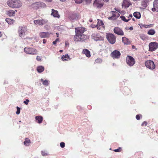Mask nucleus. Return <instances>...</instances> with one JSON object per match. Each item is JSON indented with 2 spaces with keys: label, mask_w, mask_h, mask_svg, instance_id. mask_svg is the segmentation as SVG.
<instances>
[{
  "label": "nucleus",
  "mask_w": 158,
  "mask_h": 158,
  "mask_svg": "<svg viewBox=\"0 0 158 158\" xmlns=\"http://www.w3.org/2000/svg\"><path fill=\"white\" fill-rule=\"evenodd\" d=\"M149 0H143L142 5L144 7H146L148 3Z\"/></svg>",
  "instance_id": "27"
},
{
  "label": "nucleus",
  "mask_w": 158,
  "mask_h": 158,
  "mask_svg": "<svg viewBox=\"0 0 158 158\" xmlns=\"http://www.w3.org/2000/svg\"><path fill=\"white\" fill-rule=\"evenodd\" d=\"M67 44L66 42V43H65V45H66V46H67Z\"/></svg>",
  "instance_id": "60"
},
{
  "label": "nucleus",
  "mask_w": 158,
  "mask_h": 158,
  "mask_svg": "<svg viewBox=\"0 0 158 158\" xmlns=\"http://www.w3.org/2000/svg\"><path fill=\"white\" fill-rule=\"evenodd\" d=\"M114 32L116 34L120 35H123L124 32L123 30L118 27H115L114 29Z\"/></svg>",
  "instance_id": "12"
},
{
  "label": "nucleus",
  "mask_w": 158,
  "mask_h": 158,
  "mask_svg": "<svg viewBox=\"0 0 158 158\" xmlns=\"http://www.w3.org/2000/svg\"><path fill=\"white\" fill-rule=\"evenodd\" d=\"M63 52V50H60V52Z\"/></svg>",
  "instance_id": "52"
},
{
  "label": "nucleus",
  "mask_w": 158,
  "mask_h": 158,
  "mask_svg": "<svg viewBox=\"0 0 158 158\" xmlns=\"http://www.w3.org/2000/svg\"><path fill=\"white\" fill-rule=\"evenodd\" d=\"M155 33V31L153 29H151L148 32V35H153Z\"/></svg>",
  "instance_id": "28"
},
{
  "label": "nucleus",
  "mask_w": 158,
  "mask_h": 158,
  "mask_svg": "<svg viewBox=\"0 0 158 158\" xmlns=\"http://www.w3.org/2000/svg\"><path fill=\"white\" fill-rule=\"evenodd\" d=\"M56 34L57 35V37H58V36H58V34H57V33H56Z\"/></svg>",
  "instance_id": "59"
},
{
  "label": "nucleus",
  "mask_w": 158,
  "mask_h": 158,
  "mask_svg": "<svg viewBox=\"0 0 158 158\" xmlns=\"http://www.w3.org/2000/svg\"><path fill=\"white\" fill-rule=\"evenodd\" d=\"M126 61L127 64L130 66H132L135 63L134 59L132 56H127Z\"/></svg>",
  "instance_id": "7"
},
{
  "label": "nucleus",
  "mask_w": 158,
  "mask_h": 158,
  "mask_svg": "<svg viewBox=\"0 0 158 158\" xmlns=\"http://www.w3.org/2000/svg\"><path fill=\"white\" fill-rule=\"evenodd\" d=\"M29 100L28 99H26L25 101H24L23 103L26 104V105H27L28 104V103L29 102Z\"/></svg>",
  "instance_id": "40"
},
{
  "label": "nucleus",
  "mask_w": 158,
  "mask_h": 158,
  "mask_svg": "<svg viewBox=\"0 0 158 158\" xmlns=\"http://www.w3.org/2000/svg\"><path fill=\"white\" fill-rule=\"evenodd\" d=\"M61 1H62V2H64L66 0H60Z\"/></svg>",
  "instance_id": "51"
},
{
  "label": "nucleus",
  "mask_w": 158,
  "mask_h": 158,
  "mask_svg": "<svg viewBox=\"0 0 158 158\" xmlns=\"http://www.w3.org/2000/svg\"><path fill=\"white\" fill-rule=\"evenodd\" d=\"M136 119L139 120L140 119V116L139 115H137L136 116Z\"/></svg>",
  "instance_id": "45"
},
{
  "label": "nucleus",
  "mask_w": 158,
  "mask_h": 158,
  "mask_svg": "<svg viewBox=\"0 0 158 158\" xmlns=\"http://www.w3.org/2000/svg\"><path fill=\"white\" fill-rule=\"evenodd\" d=\"M120 18L122 20H123V21H124L125 22H127L129 20V19H126L125 17L124 16H121L120 17Z\"/></svg>",
  "instance_id": "31"
},
{
  "label": "nucleus",
  "mask_w": 158,
  "mask_h": 158,
  "mask_svg": "<svg viewBox=\"0 0 158 158\" xmlns=\"http://www.w3.org/2000/svg\"><path fill=\"white\" fill-rule=\"evenodd\" d=\"M44 67L42 66H40L37 67V69L38 72L41 73L44 70Z\"/></svg>",
  "instance_id": "22"
},
{
  "label": "nucleus",
  "mask_w": 158,
  "mask_h": 158,
  "mask_svg": "<svg viewBox=\"0 0 158 158\" xmlns=\"http://www.w3.org/2000/svg\"><path fill=\"white\" fill-rule=\"evenodd\" d=\"M48 22V21L46 19H41V25H43L45 24L46 23Z\"/></svg>",
  "instance_id": "30"
},
{
  "label": "nucleus",
  "mask_w": 158,
  "mask_h": 158,
  "mask_svg": "<svg viewBox=\"0 0 158 158\" xmlns=\"http://www.w3.org/2000/svg\"><path fill=\"white\" fill-rule=\"evenodd\" d=\"M102 61V60L100 58H97L95 60V62L97 63H101Z\"/></svg>",
  "instance_id": "37"
},
{
  "label": "nucleus",
  "mask_w": 158,
  "mask_h": 158,
  "mask_svg": "<svg viewBox=\"0 0 158 158\" xmlns=\"http://www.w3.org/2000/svg\"><path fill=\"white\" fill-rule=\"evenodd\" d=\"M75 2L76 3L80 4L81 3H83V0H75Z\"/></svg>",
  "instance_id": "36"
},
{
  "label": "nucleus",
  "mask_w": 158,
  "mask_h": 158,
  "mask_svg": "<svg viewBox=\"0 0 158 158\" xmlns=\"http://www.w3.org/2000/svg\"><path fill=\"white\" fill-rule=\"evenodd\" d=\"M82 53L84 54L88 57H89L91 55L89 51L86 49H83Z\"/></svg>",
  "instance_id": "19"
},
{
  "label": "nucleus",
  "mask_w": 158,
  "mask_h": 158,
  "mask_svg": "<svg viewBox=\"0 0 158 158\" xmlns=\"http://www.w3.org/2000/svg\"><path fill=\"white\" fill-rule=\"evenodd\" d=\"M92 38L96 41L101 40L102 38L99 35L97 34L94 33L92 35Z\"/></svg>",
  "instance_id": "14"
},
{
  "label": "nucleus",
  "mask_w": 158,
  "mask_h": 158,
  "mask_svg": "<svg viewBox=\"0 0 158 158\" xmlns=\"http://www.w3.org/2000/svg\"><path fill=\"white\" fill-rule=\"evenodd\" d=\"M60 145L61 148H63L65 147V143L63 142H61L60 143Z\"/></svg>",
  "instance_id": "39"
},
{
  "label": "nucleus",
  "mask_w": 158,
  "mask_h": 158,
  "mask_svg": "<svg viewBox=\"0 0 158 158\" xmlns=\"http://www.w3.org/2000/svg\"><path fill=\"white\" fill-rule=\"evenodd\" d=\"M27 0V1H28L30 2V1H33V0Z\"/></svg>",
  "instance_id": "55"
},
{
  "label": "nucleus",
  "mask_w": 158,
  "mask_h": 158,
  "mask_svg": "<svg viewBox=\"0 0 158 158\" xmlns=\"http://www.w3.org/2000/svg\"><path fill=\"white\" fill-rule=\"evenodd\" d=\"M149 51H153L158 48V44L156 42H151L149 45Z\"/></svg>",
  "instance_id": "8"
},
{
  "label": "nucleus",
  "mask_w": 158,
  "mask_h": 158,
  "mask_svg": "<svg viewBox=\"0 0 158 158\" xmlns=\"http://www.w3.org/2000/svg\"><path fill=\"white\" fill-rule=\"evenodd\" d=\"M92 0H83V3L84 4H89Z\"/></svg>",
  "instance_id": "33"
},
{
  "label": "nucleus",
  "mask_w": 158,
  "mask_h": 158,
  "mask_svg": "<svg viewBox=\"0 0 158 158\" xmlns=\"http://www.w3.org/2000/svg\"><path fill=\"white\" fill-rule=\"evenodd\" d=\"M27 30L26 27H19V33L20 37L23 38L26 35V32Z\"/></svg>",
  "instance_id": "6"
},
{
  "label": "nucleus",
  "mask_w": 158,
  "mask_h": 158,
  "mask_svg": "<svg viewBox=\"0 0 158 158\" xmlns=\"http://www.w3.org/2000/svg\"><path fill=\"white\" fill-rule=\"evenodd\" d=\"M133 1H137L138 0H133Z\"/></svg>",
  "instance_id": "57"
},
{
  "label": "nucleus",
  "mask_w": 158,
  "mask_h": 158,
  "mask_svg": "<svg viewBox=\"0 0 158 158\" xmlns=\"http://www.w3.org/2000/svg\"><path fill=\"white\" fill-rule=\"evenodd\" d=\"M147 122H146L144 121L142 123L141 125L142 126H146L147 125Z\"/></svg>",
  "instance_id": "43"
},
{
  "label": "nucleus",
  "mask_w": 158,
  "mask_h": 158,
  "mask_svg": "<svg viewBox=\"0 0 158 158\" xmlns=\"http://www.w3.org/2000/svg\"><path fill=\"white\" fill-rule=\"evenodd\" d=\"M31 141L28 138H26L25 139V141L24 142V145L28 146L30 144Z\"/></svg>",
  "instance_id": "24"
},
{
  "label": "nucleus",
  "mask_w": 158,
  "mask_h": 158,
  "mask_svg": "<svg viewBox=\"0 0 158 158\" xmlns=\"http://www.w3.org/2000/svg\"><path fill=\"white\" fill-rule=\"evenodd\" d=\"M1 35H2V34H1V32H0V37L1 36Z\"/></svg>",
  "instance_id": "54"
},
{
  "label": "nucleus",
  "mask_w": 158,
  "mask_h": 158,
  "mask_svg": "<svg viewBox=\"0 0 158 158\" xmlns=\"http://www.w3.org/2000/svg\"><path fill=\"white\" fill-rule=\"evenodd\" d=\"M109 0H95L93 3L94 7L98 9H100L103 6L104 2L103 1L107 2Z\"/></svg>",
  "instance_id": "3"
},
{
  "label": "nucleus",
  "mask_w": 158,
  "mask_h": 158,
  "mask_svg": "<svg viewBox=\"0 0 158 158\" xmlns=\"http://www.w3.org/2000/svg\"><path fill=\"white\" fill-rule=\"evenodd\" d=\"M8 5L13 8H19L22 6V3L20 0H8Z\"/></svg>",
  "instance_id": "2"
},
{
  "label": "nucleus",
  "mask_w": 158,
  "mask_h": 158,
  "mask_svg": "<svg viewBox=\"0 0 158 158\" xmlns=\"http://www.w3.org/2000/svg\"><path fill=\"white\" fill-rule=\"evenodd\" d=\"M17 10H16L15 11L14 10H9L6 11V14L9 16L11 17L14 16L15 13V12Z\"/></svg>",
  "instance_id": "15"
},
{
  "label": "nucleus",
  "mask_w": 158,
  "mask_h": 158,
  "mask_svg": "<svg viewBox=\"0 0 158 158\" xmlns=\"http://www.w3.org/2000/svg\"><path fill=\"white\" fill-rule=\"evenodd\" d=\"M43 43L44 44H45L46 42V40L45 39H43Z\"/></svg>",
  "instance_id": "47"
},
{
  "label": "nucleus",
  "mask_w": 158,
  "mask_h": 158,
  "mask_svg": "<svg viewBox=\"0 0 158 158\" xmlns=\"http://www.w3.org/2000/svg\"><path fill=\"white\" fill-rule=\"evenodd\" d=\"M134 16L138 19H139L141 17V15L140 13L138 12H135L133 14Z\"/></svg>",
  "instance_id": "26"
},
{
  "label": "nucleus",
  "mask_w": 158,
  "mask_h": 158,
  "mask_svg": "<svg viewBox=\"0 0 158 158\" xmlns=\"http://www.w3.org/2000/svg\"><path fill=\"white\" fill-rule=\"evenodd\" d=\"M76 35L74 37V40L76 41L83 42L87 38L86 35L83 34L85 31V28L84 27H79L75 28Z\"/></svg>",
  "instance_id": "1"
},
{
  "label": "nucleus",
  "mask_w": 158,
  "mask_h": 158,
  "mask_svg": "<svg viewBox=\"0 0 158 158\" xmlns=\"http://www.w3.org/2000/svg\"><path fill=\"white\" fill-rule=\"evenodd\" d=\"M154 7L152 9L153 11H158V0H155L153 2Z\"/></svg>",
  "instance_id": "13"
},
{
  "label": "nucleus",
  "mask_w": 158,
  "mask_h": 158,
  "mask_svg": "<svg viewBox=\"0 0 158 158\" xmlns=\"http://www.w3.org/2000/svg\"><path fill=\"white\" fill-rule=\"evenodd\" d=\"M98 27H97V28H98Z\"/></svg>",
  "instance_id": "64"
},
{
  "label": "nucleus",
  "mask_w": 158,
  "mask_h": 158,
  "mask_svg": "<svg viewBox=\"0 0 158 158\" xmlns=\"http://www.w3.org/2000/svg\"><path fill=\"white\" fill-rule=\"evenodd\" d=\"M6 21L9 24H13L15 22V20L13 19H10L6 18Z\"/></svg>",
  "instance_id": "23"
},
{
  "label": "nucleus",
  "mask_w": 158,
  "mask_h": 158,
  "mask_svg": "<svg viewBox=\"0 0 158 158\" xmlns=\"http://www.w3.org/2000/svg\"><path fill=\"white\" fill-rule=\"evenodd\" d=\"M41 153L42 155L43 156L48 155V152L46 151H41Z\"/></svg>",
  "instance_id": "34"
},
{
  "label": "nucleus",
  "mask_w": 158,
  "mask_h": 158,
  "mask_svg": "<svg viewBox=\"0 0 158 158\" xmlns=\"http://www.w3.org/2000/svg\"><path fill=\"white\" fill-rule=\"evenodd\" d=\"M21 122V121H19V122Z\"/></svg>",
  "instance_id": "62"
},
{
  "label": "nucleus",
  "mask_w": 158,
  "mask_h": 158,
  "mask_svg": "<svg viewBox=\"0 0 158 158\" xmlns=\"http://www.w3.org/2000/svg\"><path fill=\"white\" fill-rule=\"evenodd\" d=\"M132 17V14L130 15L128 17V18L129 19V20Z\"/></svg>",
  "instance_id": "46"
},
{
  "label": "nucleus",
  "mask_w": 158,
  "mask_h": 158,
  "mask_svg": "<svg viewBox=\"0 0 158 158\" xmlns=\"http://www.w3.org/2000/svg\"><path fill=\"white\" fill-rule=\"evenodd\" d=\"M132 20H133V21H135V19L134 18H133L132 19Z\"/></svg>",
  "instance_id": "56"
},
{
  "label": "nucleus",
  "mask_w": 158,
  "mask_h": 158,
  "mask_svg": "<svg viewBox=\"0 0 158 158\" xmlns=\"http://www.w3.org/2000/svg\"><path fill=\"white\" fill-rule=\"evenodd\" d=\"M4 84H6L7 83V82H6V81H5L4 83Z\"/></svg>",
  "instance_id": "53"
},
{
  "label": "nucleus",
  "mask_w": 158,
  "mask_h": 158,
  "mask_svg": "<svg viewBox=\"0 0 158 158\" xmlns=\"http://www.w3.org/2000/svg\"><path fill=\"white\" fill-rule=\"evenodd\" d=\"M62 60H69L70 59V58L68 54L65 55H63L61 57Z\"/></svg>",
  "instance_id": "21"
},
{
  "label": "nucleus",
  "mask_w": 158,
  "mask_h": 158,
  "mask_svg": "<svg viewBox=\"0 0 158 158\" xmlns=\"http://www.w3.org/2000/svg\"><path fill=\"white\" fill-rule=\"evenodd\" d=\"M129 29L131 31L133 29V28L132 27H130Z\"/></svg>",
  "instance_id": "48"
},
{
  "label": "nucleus",
  "mask_w": 158,
  "mask_h": 158,
  "mask_svg": "<svg viewBox=\"0 0 158 158\" xmlns=\"http://www.w3.org/2000/svg\"><path fill=\"white\" fill-rule=\"evenodd\" d=\"M36 60L38 61H40L41 60L40 56H37L36 57Z\"/></svg>",
  "instance_id": "44"
},
{
  "label": "nucleus",
  "mask_w": 158,
  "mask_h": 158,
  "mask_svg": "<svg viewBox=\"0 0 158 158\" xmlns=\"http://www.w3.org/2000/svg\"><path fill=\"white\" fill-rule=\"evenodd\" d=\"M120 52L117 50H114L111 53V56L113 59L118 58L120 57Z\"/></svg>",
  "instance_id": "10"
},
{
  "label": "nucleus",
  "mask_w": 158,
  "mask_h": 158,
  "mask_svg": "<svg viewBox=\"0 0 158 158\" xmlns=\"http://www.w3.org/2000/svg\"><path fill=\"white\" fill-rule=\"evenodd\" d=\"M41 19L35 20L34 23L35 24H38L40 25H41Z\"/></svg>",
  "instance_id": "32"
},
{
  "label": "nucleus",
  "mask_w": 158,
  "mask_h": 158,
  "mask_svg": "<svg viewBox=\"0 0 158 158\" xmlns=\"http://www.w3.org/2000/svg\"><path fill=\"white\" fill-rule=\"evenodd\" d=\"M57 43V42L55 40L53 42V44H56Z\"/></svg>",
  "instance_id": "49"
},
{
  "label": "nucleus",
  "mask_w": 158,
  "mask_h": 158,
  "mask_svg": "<svg viewBox=\"0 0 158 158\" xmlns=\"http://www.w3.org/2000/svg\"><path fill=\"white\" fill-rule=\"evenodd\" d=\"M146 27H146H148V26H147V27Z\"/></svg>",
  "instance_id": "61"
},
{
  "label": "nucleus",
  "mask_w": 158,
  "mask_h": 158,
  "mask_svg": "<svg viewBox=\"0 0 158 158\" xmlns=\"http://www.w3.org/2000/svg\"><path fill=\"white\" fill-rule=\"evenodd\" d=\"M120 149L121 148L119 147L118 148L114 149V151L115 152H120Z\"/></svg>",
  "instance_id": "41"
},
{
  "label": "nucleus",
  "mask_w": 158,
  "mask_h": 158,
  "mask_svg": "<svg viewBox=\"0 0 158 158\" xmlns=\"http://www.w3.org/2000/svg\"><path fill=\"white\" fill-rule=\"evenodd\" d=\"M99 25L100 26H101L102 27H104V24L102 21L98 19V22L97 23V26Z\"/></svg>",
  "instance_id": "29"
},
{
  "label": "nucleus",
  "mask_w": 158,
  "mask_h": 158,
  "mask_svg": "<svg viewBox=\"0 0 158 158\" xmlns=\"http://www.w3.org/2000/svg\"><path fill=\"white\" fill-rule=\"evenodd\" d=\"M123 11V12H125L124 11Z\"/></svg>",
  "instance_id": "63"
},
{
  "label": "nucleus",
  "mask_w": 158,
  "mask_h": 158,
  "mask_svg": "<svg viewBox=\"0 0 158 158\" xmlns=\"http://www.w3.org/2000/svg\"><path fill=\"white\" fill-rule=\"evenodd\" d=\"M77 17L76 15L75 14H73L70 16V18L73 20L75 19Z\"/></svg>",
  "instance_id": "35"
},
{
  "label": "nucleus",
  "mask_w": 158,
  "mask_h": 158,
  "mask_svg": "<svg viewBox=\"0 0 158 158\" xmlns=\"http://www.w3.org/2000/svg\"><path fill=\"white\" fill-rule=\"evenodd\" d=\"M35 118L37 121V122L39 123H41L43 119V117L40 116H37L35 117Z\"/></svg>",
  "instance_id": "20"
},
{
  "label": "nucleus",
  "mask_w": 158,
  "mask_h": 158,
  "mask_svg": "<svg viewBox=\"0 0 158 158\" xmlns=\"http://www.w3.org/2000/svg\"><path fill=\"white\" fill-rule=\"evenodd\" d=\"M112 14L113 15H116V14H118V13L117 12H116L114 11H112Z\"/></svg>",
  "instance_id": "42"
},
{
  "label": "nucleus",
  "mask_w": 158,
  "mask_h": 158,
  "mask_svg": "<svg viewBox=\"0 0 158 158\" xmlns=\"http://www.w3.org/2000/svg\"><path fill=\"white\" fill-rule=\"evenodd\" d=\"M106 38L109 42L111 44H114L116 41V37L112 34L109 33L107 34Z\"/></svg>",
  "instance_id": "5"
},
{
  "label": "nucleus",
  "mask_w": 158,
  "mask_h": 158,
  "mask_svg": "<svg viewBox=\"0 0 158 158\" xmlns=\"http://www.w3.org/2000/svg\"><path fill=\"white\" fill-rule=\"evenodd\" d=\"M33 5L36 9L40 7H44L46 6L45 3L41 2H37L34 3Z\"/></svg>",
  "instance_id": "11"
},
{
  "label": "nucleus",
  "mask_w": 158,
  "mask_h": 158,
  "mask_svg": "<svg viewBox=\"0 0 158 158\" xmlns=\"http://www.w3.org/2000/svg\"><path fill=\"white\" fill-rule=\"evenodd\" d=\"M122 41L124 44L129 45L130 44V41L129 39L125 37L122 38Z\"/></svg>",
  "instance_id": "17"
},
{
  "label": "nucleus",
  "mask_w": 158,
  "mask_h": 158,
  "mask_svg": "<svg viewBox=\"0 0 158 158\" xmlns=\"http://www.w3.org/2000/svg\"><path fill=\"white\" fill-rule=\"evenodd\" d=\"M51 15L53 16L54 17H56L59 18L60 15L58 13V12L54 9H52V13Z\"/></svg>",
  "instance_id": "16"
},
{
  "label": "nucleus",
  "mask_w": 158,
  "mask_h": 158,
  "mask_svg": "<svg viewBox=\"0 0 158 158\" xmlns=\"http://www.w3.org/2000/svg\"><path fill=\"white\" fill-rule=\"evenodd\" d=\"M145 65L147 68L150 69H153L155 68V65L153 62L151 60H148L146 61Z\"/></svg>",
  "instance_id": "9"
},
{
  "label": "nucleus",
  "mask_w": 158,
  "mask_h": 158,
  "mask_svg": "<svg viewBox=\"0 0 158 158\" xmlns=\"http://www.w3.org/2000/svg\"><path fill=\"white\" fill-rule=\"evenodd\" d=\"M24 52L27 54L30 55H36L37 54V50L32 48L25 47L24 48Z\"/></svg>",
  "instance_id": "4"
},
{
  "label": "nucleus",
  "mask_w": 158,
  "mask_h": 158,
  "mask_svg": "<svg viewBox=\"0 0 158 158\" xmlns=\"http://www.w3.org/2000/svg\"><path fill=\"white\" fill-rule=\"evenodd\" d=\"M55 41L57 42H59V39L58 38H57V39H56L55 40Z\"/></svg>",
  "instance_id": "50"
},
{
  "label": "nucleus",
  "mask_w": 158,
  "mask_h": 158,
  "mask_svg": "<svg viewBox=\"0 0 158 158\" xmlns=\"http://www.w3.org/2000/svg\"><path fill=\"white\" fill-rule=\"evenodd\" d=\"M49 33L48 32H43L40 34V36L42 38H45L49 36Z\"/></svg>",
  "instance_id": "18"
},
{
  "label": "nucleus",
  "mask_w": 158,
  "mask_h": 158,
  "mask_svg": "<svg viewBox=\"0 0 158 158\" xmlns=\"http://www.w3.org/2000/svg\"><path fill=\"white\" fill-rule=\"evenodd\" d=\"M41 81L42 83L44 85L47 86L49 84V81L45 80H44L43 79H41Z\"/></svg>",
  "instance_id": "25"
},
{
  "label": "nucleus",
  "mask_w": 158,
  "mask_h": 158,
  "mask_svg": "<svg viewBox=\"0 0 158 158\" xmlns=\"http://www.w3.org/2000/svg\"><path fill=\"white\" fill-rule=\"evenodd\" d=\"M129 6H125V7H129Z\"/></svg>",
  "instance_id": "58"
},
{
  "label": "nucleus",
  "mask_w": 158,
  "mask_h": 158,
  "mask_svg": "<svg viewBox=\"0 0 158 158\" xmlns=\"http://www.w3.org/2000/svg\"><path fill=\"white\" fill-rule=\"evenodd\" d=\"M16 108L17 109V110L16 112V114H19L20 112V108L18 106H17Z\"/></svg>",
  "instance_id": "38"
}]
</instances>
